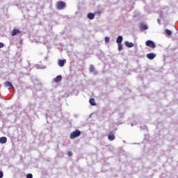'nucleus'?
Masks as SVG:
<instances>
[{
	"label": "nucleus",
	"instance_id": "obj_5",
	"mask_svg": "<svg viewBox=\"0 0 178 178\" xmlns=\"http://www.w3.org/2000/svg\"><path fill=\"white\" fill-rule=\"evenodd\" d=\"M116 137L115 136V133L113 132H110L108 135V139L109 141H113Z\"/></svg>",
	"mask_w": 178,
	"mask_h": 178
},
{
	"label": "nucleus",
	"instance_id": "obj_20",
	"mask_svg": "<svg viewBox=\"0 0 178 178\" xmlns=\"http://www.w3.org/2000/svg\"><path fill=\"white\" fill-rule=\"evenodd\" d=\"M104 40H105V42L106 43L109 42V38L106 37Z\"/></svg>",
	"mask_w": 178,
	"mask_h": 178
},
{
	"label": "nucleus",
	"instance_id": "obj_15",
	"mask_svg": "<svg viewBox=\"0 0 178 178\" xmlns=\"http://www.w3.org/2000/svg\"><path fill=\"white\" fill-rule=\"evenodd\" d=\"M89 70L91 73L95 72V67H94V65H91L90 66Z\"/></svg>",
	"mask_w": 178,
	"mask_h": 178
},
{
	"label": "nucleus",
	"instance_id": "obj_16",
	"mask_svg": "<svg viewBox=\"0 0 178 178\" xmlns=\"http://www.w3.org/2000/svg\"><path fill=\"white\" fill-rule=\"evenodd\" d=\"M118 51H122V49H123V44H122V43H118Z\"/></svg>",
	"mask_w": 178,
	"mask_h": 178
},
{
	"label": "nucleus",
	"instance_id": "obj_21",
	"mask_svg": "<svg viewBox=\"0 0 178 178\" xmlns=\"http://www.w3.org/2000/svg\"><path fill=\"white\" fill-rule=\"evenodd\" d=\"M5 47V44L2 42H0V48H3Z\"/></svg>",
	"mask_w": 178,
	"mask_h": 178
},
{
	"label": "nucleus",
	"instance_id": "obj_22",
	"mask_svg": "<svg viewBox=\"0 0 178 178\" xmlns=\"http://www.w3.org/2000/svg\"><path fill=\"white\" fill-rule=\"evenodd\" d=\"M3 177V172L0 171V178Z\"/></svg>",
	"mask_w": 178,
	"mask_h": 178
},
{
	"label": "nucleus",
	"instance_id": "obj_6",
	"mask_svg": "<svg viewBox=\"0 0 178 178\" xmlns=\"http://www.w3.org/2000/svg\"><path fill=\"white\" fill-rule=\"evenodd\" d=\"M65 63H66V60H58V64L60 67H63L65 66Z\"/></svg>",
	"mask_w": 178,
	"mask_h": 178
},
{
	"label": "nucleus",
	"instance_id": "obj_4",
	"mask_svg": "<svg viewBox=\"0 0 178 178\" xmlns=\"http://www.w3.org/2000/svg\"><path fill=\"white\" fill-rule=\"evenodd\" d=\"M17 34H22V31L17 29H14L11 32V35L15 37V35H17Z\"/></svg>",
	"mask_w": 178,
	"mask_h": 178
},
{
	"label": "nucleus",
	"instance_id": "obj_9",
	"mask_svg": "<svg viewBox=\"0 0 178 178\" xmlns=\"http://www.w3.org/2000/svg\"><path fill=\"white\" fill-rule=\"evenodd\" d=\"M125 45L127 47V48H133V47H134V43L126 41Z\"/></svg>",
	"mask_w": 178,
	"mask_h": 178
},
{
	"label": "nucleus",
	"instance_id": "obj_17",
	"mask_svg": "<svg viewBox=\"0 0 178 178\" xmlns=\"http://www.w3.org/2000/svg\"><path fill=\"white\" fill-rule=\"evenodd\" d=\"M165 33L168 35H170L172 34V32L169 29H165Z\"/></svg>",
	"mask_w": 178,
	"mask_h": 178
},
{
	"label": "nucleus",
	"instance_id": "obj_23",
	"mask_svg": "<svg viewBox=\"0 0 178 178\" xmlns=\"http://www.w3.org/2000/svg\"><path fill=\"white\" fill-rule=\"evenodd\" d=\"M72 155L73 153L71 151L68 152V156H72Z\"/></svg>",
	"mask_w": 178,
	"mask_h": 178
},
{
	"label": "nucleus",
	"instance_id": "obj_13",
	"mask_svg": "<svg viewBox=\"0 0 178 178\" xmlns=\"http://www.w3.org/2000/svg\"><path fill=\"white\" fill-rule=\"evenodd\" d=\"M54 81L56 83H60V81H62V76L58 75L56 77V79H54Z\"/></svg>",
	"mask_w": 178,
	"mask_h": 178
},
{
	"label": "nucleus",
	"instance_id": "obj_10",
	"mask_svg": "<svg viewBox=\"0 0 178 178\" xmlns=\"http://www.w3.org/2000/svg\"><path fill=\"white\" fill-rule=\"evenodd\" d=\"M123 41V36L119 35L116 39L117 44H122V42Z\"/></svg>",
	"mask_w": 178,
	"mask_h": 178
},
{
	"label": "nucleus",
	"instance_id": "obj_2",
	"mask_svg": "<svg viewBox=\"0 0 178 178\" xmlns=\"http://www.w3.org/2000/svg\"><path fill=\"white\" fill-rule=\"evenodd\" d=\"M56 8L58 10H62L66 8V3L63 1H59L56 3Z\"/></svg>",
	"mask_w": 178,
	"mask_h": 178
},
{
	"label": "nucleus",
	"instance_id": "obj_7",
	"mask_svg": "<svg viewBox=\"0 0 178 178\" xmlns=\"http://www.w3.org/2000/svg\"><path fill=\"white\" fill-rule=\"evenodd\" d=\"M146 56L148 59L152 60L156 56V54H155L154 53H149L147 54Z\"/></svg>",
	"mask_w": 178,
	"mask_h": 178
},
{
	"label": "nucleus",
	"instance_id": "obj_8",
	"mask_svg": "<svg viewBox=\"0 0 178 178\" xmlns=\"http://www.w3.org/2000/svg\"><path fill=\"white\" fill-rule=\"evenodd\" d=\"M87 17L88 19H89L90 20H92L94 19V17H95V14L92 13H89L87 15Z\"/></svg>",
	"mask_w": 178,
	"mask_h": 178
},
{
	"label": "nucleus",
	"instance_id": "obj_12",
	"mask_svg": "<svg viewBox=\"0 0 178 178\" xmlns=\"http://www.w3.org/2000/svg\"><path fill=\"white\" fill-rule=\"evenodd\" d=\"M89 102H90V105H92V106H95V105H97L95 98H90L89 100Z\"/></svg>",
	"mask_w": 178,
	"mask_h": 178
},
{
	"label": "nucleus",
	"instance_id": "obj_1",
	"mask_svg": "<svg viewBox=\"0 0 178 178\" xmlns=\"http://www.w3.org/2000/svg\"><path fill=\"white\" fill-rule=\"evenodd\" d=\"M81 135V131H80V130L79 129H76L70 134V138L71 140H74V138H77V137H79V136Z\"/></svg>",
	"mask_w": 178,
	"mask_h": 178
},
{
	"label": "nucleus",
	"instance_id": "obj_14",
	"mask_svg": "<svg viewBox=\"0 0 178 178\" xmlns=\"http://www.w3.org/2000/svg\"><path fill=\"white\" fill-rule=\"evenodd\" d=\"M4 86L6 87H9L10 88H13V85H12V83H10L9 81L5 82Z\"/></svg>",
	"mask_w": 178,
	"mask_h": 178
},
{
	"label": "nucleus",
	"instance_id": "obj_3",
	"mask_svg": "<svg viewBox=\"0 0 178 178\" xmlns=\"http://www.w3.org/2000/svg\"><path fill=\"white\" fill-rule=\"evenodd\" d=\"M145 45L147 47H149L150 48H155L156 47V45L155 44V42H154L152 40H147L145 42Z\"/></svg>",
	"mask_w": 178,
	"mask_h": 178
},
{
	"label": "nucleus",
	"instance_id": "obj_19",
	"mask_svg": "<svg viewBox=\"0 0 178 178\" xmlns=\"http://www.w3.org/2000/svg\"><path fill=\"white\" fill-rule=\"evenodd\" d=\"M26 178H33V174L29 173L26 175Z\"/></svg>",
	"mask_w": 178,
	"mask_h": 178
},
{
	"label": "nucleus",
	"instance_id": "obj_11",
	"mask_svg": "<svg viewBox=\"0 0 178 178\" xmlns=\"http://www.w3.org/2000/svg\"><path fill=\"white\" fill-rule=\"evenodd\" d=\"M8 141V138L6 137L0 138V144H6Z\"/></svg>",
	"mask_w": 178,
	"mask_h": 178
},
{
	"label": "nucleus",
	"instance_id": "obj_18",
	"mask_svg": "<svg viewBox=\"0 0 178 178\" xmlns=\"http://www.w3.org/2000/svg\"><path fill=\"white\" fill-rule=\"evenodd\" d=\"M143 30H148V26L147 25H143L142 26Z\"/></svg>",
	"mask_w": 178,
	"mask_h": 178
}]
</instances>
